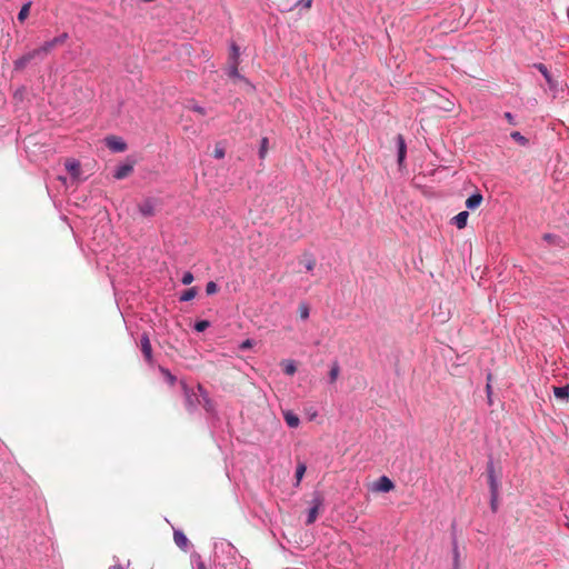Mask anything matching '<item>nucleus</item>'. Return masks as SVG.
I'll use <instances>...</instances> for the list:
<instances>
[{
	"instance_id": "1",
	"label": "nucleus",
	"mask_w": 569,
	"mask_h": 569,
	"mask_svg": "<svg viewBox=\"0 0 569 569\" xmlns=\"http://www.w3.org/2000/svg\"><path fill=\"white\" fill-rule=\"evenodd\" d=\"M216 556L219 557V553L226 555L229 559L228 563H223V567H228L229 565L236 563L239 568L247 569L249 560L239 553L237 548L230 543L229 541H220L214 545Z\"/></svg>"
},
{
	"instance_id": "2",
	"label": "nucleus",
	"mask_w": 569,
	"mask_h": 569,
	"mask_svg": "<svg viewBox=\"0 0 569 569\" xmlns=\"http://www.w3.org/2000/svg\"><path fill=\"white\" fill-rule=\"evenodd\" d=\"M69 39V34L63 32L53 39L43 42L39 48H36L34 51L40 59H43L51 50H53L57 46L63 44Z\"/></svg>"
},
{
	"instance_id": "3",
	"label": "nucleus",
	"mask_w": 569,
	"mask_h": 569,
	"mask_svg": "<svg viewBox=\"0 0 569 569\" xmlns=\"http://www.w3.org/2000/svg\"><path fill=\"white\" fill-rule=\"evenodd\" d=\"M182 390L184 395L186 408L190 413H193L201 405L200 392L194 391V389L188 387L184 382H182Z\"/></svg>"
},
{
	"instance_id": "4",
	"label": "nucleus",
	"mask_w": 569,
	"mask_h": 569,
	"mask_svg": "<svg viewBox=\"0 0 569 569\" xmlns=\"http://www.w3.org/2000/svg\"><path fill=\"white\" fill-rule=\"evenodd\" d=\"M310 505L311 506H310V508L308 510V516H307V519H306V525L307 526L312 525L317 520L319 510L323 506V498H322V496L319 492H316L313 495L311 501H310Z\"/></svg>"
},
{
	"instance_id": "5",
	"label": "nucleus",
	"mask_w": 569,
	"mask_h": 569,
	"mask_svg": "<svg viewBox=\"0 0 569 569\" xmlns=\"http://www.w3.org/2000/svg\"><path fill=\"white\" fill-rule=\"evenodd\" d=\"M487 476L490 495H499V480L496 475L495 463L492 458L487 462Z\"/></svg>"
},
{
	"instance_id": "6",
	"label": "nucleus",
	"mask_w": 569,
	"mask_h": 569,
	"mask_svg": "<svg viewBox=\"0 0 569 569\" xmlns=\"http://www.w3.org/2000/svg\"><path fill=\"white\" fill-rule=\"evenodd\" d=\"M197 390L200 392V400L201 405L203 406V409L211 416H217V409L216 403L213 400L209 397L208 391L202 387V385L197 386Z\"/></svg>"
},
{
	"instance_id": "7",
	"label": "nucleus",
	"mask_w": 569,
	"mask_h": 569,
	"mask_svg": "<svg viewBox=\"0 0 569 569\" xmlns=\"http://www.w3.org/2000/svg\"><path fill=\"white\" fill-rule=\"evenodd\" d=\"M140 348L146 361L151 365L153 361L152 347L147 333H143L140 338Z\"/></svg>"
},
{
	"instance_id": "8",
	"label": "nucleus",
	"mask_w": 569,
	"mask_h": 569,
	"mask_svg": "<svg viewBox=\"0 0 569 569\" xmlns=\"http://www.w3.org/2000/svg\"><path fill=\"white\" fill-rule=\"evenodd\" d=\"M106 146L112 152H123L127 149V143L121 138L114 136L106 138Z\"/></svg>"
},
{
	"instance_id": "9",
	"label": "nucleus",
	"mask_w": 569,
	"mask_h": 569,
	"mask_svg": "<svg viewBox=\"0 0 569 569\" xmlns=\"http://www.w3.org/2000/svg\"><path fill=\"white\" fill-rule=\"evenodd\" d=\"M133 162H124L119 164L113 171V178L122 180L133 172Z\"/></svg>"
},
{
	"instance_id": "10",
	"label": "nucleus",
	"mask_w": 569,
	"mask_h": 569,
	"mask_svg": "<svg viewBox=\"0 0 569 569\" xmlns=\"http://www.w3.org/2000/svg\"><path fill=\"white\" fill-rule=\"evenodd\" d=\"M395 488L393 482L387 476H381L375 483L373 490L378 492H389Z\"/></svg>"
},
{
	"instance_id": "11",
	"label": "nucleus",
	"mask_w": 569,
	"mask_h": 569,
	"mask_svg": "<svg viewBox=\"0 0 569 569\" xmlns=\"http://www.w3.org/2000/svg\"><path fill=\"white\" fill-rule=\"evenodd\" d=\"M36 58H39L38 54L36 53L34 49L24 53L23 56H21L20 58H18L16 61H14V69L16 70H22L24 69L33 59Z\"/></svg>"
},
{
	"instance_id": "12",
	"label": "nucleus",
	"mask_w": 569,
	"mask_h": 569,
	"mask_svg": "<svg viewBox=\"0 0 569 569\" xmlns=\"http://www.w3.org/2000/svg\"><path fill=\"white\" fill-rule=\"evenodd\" d=\"M156 201L152 198L143 200L139 206V212L143 217H152L154 214Z\"/></svg>"
},
{
	"instance_id": "13",
	"label": "nucleus",
	"mask_w": 569,
	"mask_h": 569,
	"mask_svg": "<svg viewBox=\"0 0 569 569\" xmlns=\"http://www.w3.org/2000/svg\"><path fill=\"white\" fill-rule=\"evenodd\" d=\"M173 540H174V543L182 550H187L188 547H189V540L187 538V536L181 531V530H178L176 529L173 531Z\"/></svg>"
},
{
	"instance_id": "14",
	"label": "nucleus",
	"mask_w": 569,
	"mask_h": 569,
	"mask_svg": "<svg viewBox=\"0 0 569 569\" xmlns=\"http://www.w3.org/2000/svg\"><path fill=\"white\" fill-rule=\"evenodd\" d=\"M397 148H398V164H399V167H401L405 161L406 152H407L406 142L401 134L397 136Z\"/></svg>"
},
{
	"instance_id": "15",
	"label": "nucleus",
	"mask_w": 569,
	"mask_h": 569,
	"mask_svg": "<svg viewBox=\"0 0 569 569\" xmlns=\"http://www.w3.org/2000/svg\"><path fill=\"white\" fill-rule=\"evenodd\" d=\"M483 200V197L480 192H475L471 196H469L466 200V207L469 210L477 209Z\"/></svg>"
},
{
	"instance_id": "16",
	"label": "nucleus",
	"mask_w": 569,
	"mask_h": 569,
	"mask_svg": "<svg viewBox=\"0 0 569 569\" xmlns=\"http://www.w3.org/2000/svg\"><path fill=\"white\" fill-rule=\"evenodd\" d=\"M452 569H460V551L457 537H452Z\"/></svg>"
},
{
	"instance_id": "17",
	"label": "nucleus",
	"mask_w": 569,
	"mask_h": 569,
	"mask_svg": "<svg viewBox=\"0 0 569 569\" xmlns=\"http://www.w3.org/2000/svg\"><path fill=\"white\" fill-rule=\"evenodd\" d=\"M283 419L290 428H297L300 425L299 417L291 410L283 411Z\"/></svg>"
},
{
	"instance_id": "18",
	"label": "nucleus",
	"mask_w": 569,
	"mask_h": 569,
	"mask_svg": "<svg viewBox=\"0 0 569 569\" xmlns=\"http://www.w3.org/2000/svg\"><path fill=\"white\" fill-rule=\"evenodd\" d=\"M468 217V211H461L458 214H456L451 221L458 229H463L467 226Z\"/></svg>"
},
{
	"instance_id": "19",
	"label": "nucleus",
	"mask_w": 569,
	"mask_h": 569,
	"mask_svg": "<svg viewBox=\"0 0 569 569\" xmlns=\"http://www.w3.org/2000/svg\"><path fill=\"white\" fill-rule=\"evenodd\" d=\"M66 168L69 171V173L72 176V178H78L80 176L81 169L80 163L77 160H68L66 162Z\"/></svg>"
},
{
	"instance_id": "20",
	"label": "nucleus",
	"mask_w": 569,
	"mask_h": 569,
	"mask_svg": "<svg viewBox=\"0 0 569 569\" xmlns=\"http://www.w3.org/2000/svg\"><path fill=\"white\" fill-rule=\"evenodd\" d=\"M553 395L556 398L568 401L569 399V386L555 387Z\"/></svg>"
},
{
	"instance_id": "21",
	"label": "nucleus",
	"mask_w": 569,
	"mask_h": 569,
	"mask_svg": "<svg viewBox=\"0 0 569 569\" xmlns=\"http://www.w3.org/2000/svg\"><path fill=\"white\" fill-rule=\"evenodd\" d=\"M238 64L239 63L230 62L229 68H228V72H227L228 76L230 78H236V79H240V80L247 81L246 78L239 73Z\"/></svg>"
},
{
	"instance_id": "22",
	"label": "nucleus",
	"mask_w": 569,
	"mask_h": 569,
	"mask_svg": "<svg viewBox=\"0 0 569 569\" xmlns=\"http://www.w3.org/2000/svg\"><path fill=\"white\" fill-rule=\"evenodd\" d=\"M192 569H207L201 556L197 552L191 555Z\"/></svg>"
},
{
	"instance_id": "23",
	"label": "nucleus",
	"mask_w": 569,
	"mask_h": 569,
	"mask_svg": "<svg viewBox=\"0 0 569 569\" xmlns=\"http://www.w3.org/2000/svg\"><path fill=\"white\" fill-rule=\"evenodd\" d=\"M31 6L32 1H28L21 7L17 17L20 22H23L28 18Z\"/></svg>"
},
{
	"instance_id": "24",
	"label": "nucleus",
	"mask_w": 569,
	"mask_h": 569,
	"mask_svg": "<svg viewBox=\"0 0 569 569\" xmlns=\"http://www.w3.org/2000/svg\"><path fill=\"white\" fill-rule=\"evenodd\" d=\"M339 373H340V366L337 361H335L329 371V382L335 383L339 377Z\"/></svg>"
},
{
	"instance_id": "25",
	"label": "nucleus",
	"mask_w": 569,
	"mask_h": 569,
	"mask_svg": "<svg viewBox=\"0 0 569 569\" xmlns=\"http://www.w3.org/2000/svg\"><path fill=\"white\" fill-rule=\"evenodd\" d=\"M283 372L288 376H293L297 371V366L293 360L283 361Z\"/></svg>"
},
{
	"instance_id": "26",
	"label": "nucleus",
	"mask_w": 569,
	"mask_h": 569,
	"mask_svg": "<svg viewBox=\"0 0 569 569\" xmlns=\"http://www.w3.org/2000/svg\"><path fill=\"white\" fill-rule=\"evenodd\" d=\"M510 137L512 140H515L520 146H527L529 143V140L522 136L519 131H512L510 133Z\"/></svg>"
},
{
	"instance_id": "27",
	"label": "nucleus",
	"mask_w": 569,
	"mask_h": 569,
	"mask_svg": "<svg viewBox=\"0 0 569 569\" xmlns=\"http://www.w3.org/2000/svg\"><path fill=\"white\" fill-rule=\"evenodd\" d=\"M197 295V290L196 288H190L188 290H186L184 292H182V295L180 296V301L182 302H188V301H191Z\"/></svg>"
},
{
	"instance_id": "28",
	"label": "nucleus",
	"mask_w": 569,
	"mask_h": 569,
	"mask_svg": "<svg viewBox=\"0 0 569 569\" xmlns=\"http://www.w3.org/2000/svg\"><path fill=\"white\" fill-rule=\"evenodd\" d=\"M301 6L302 8L309 9L312 6V0H298L293 6L281 9V11H291L295 7Z\"/></svg>"
},
{
	"instance_id": "29",
	"label": "nucleus",
	"mask_w": 569,
	"mask_h": 569,
	"mask_svg": "<svg viewBox=\"0 0 569 569\" xmlns=\"http://www.w3.org/2000/svg\"><path fill=\"white\" fill-rule=\"evenodd\" d=\"M230 62L239 63L240 50L236 43L230 47Z\"/></svg>"
},
{
	"instance_id": "30",
	"label": "nucleus",
	"mask_w": 569,
	"mask_h": 569,
	"mask_svg": "<svg viewBox=\"0 0 569 569\" xmlns=\"http://www.w3.org/2000/svg\"><path fill=\"white\" fill-rule=\"evenodd\" d=\"M268 144H269L268 138L263 137L260 141V148H259V158L260 159H263L266 157L267 151H268Z\"/></svg>"
},
{
	"instance_id": "31",
	"label": "nucleus",
	"mask_w": 569,
	"mask_h": 569,
	"mask_svg": "<svg viewBox=\"0 0 569 569\" xmlns=\"http://www.w3.org/2000/svg\"><path fill=\"white\" fill-rule=\"evenodd\" d=\"M310 315L309 306L305 302L300 303L299 306V316L302 320H307Z\"/></svg>"
},
{
	"instance_id": "32",
	"label": "nucleus",
	"mask_w": 569,
	"mask_h": 569,
	"mask_svg": "<svg viewBox=\"0 0 569 569\" xmlns=\"http://www.w3.org/2000/svg\"><path fill=\"white\" fill-rule=\"evenodd\" d=\"M161 373L164 376L166 380L173 386L177 381L176 376H173L168 369L160 368Z\"/></svg>"
},
{
	"instance_id": "33",
	"label": "nucleus",
	"mask_w": 569,
	"mask_h": 569,
	"mask_svg": "<svg viewBox=\"0 0 569 569\" xmlns=\"http://www.w3.org/2000/svg\"><path fill=\"white\" fill-rule=\"evenodd\" d=\"M210 322L208 320H200L194 323V330L198 332L204 331L207 328H209Z\"/></svg>"
},
{
	"instance_id": "34",
	"label": "nucleus",
	"mask_w": 569,
	"mask_h": 569,
	"mask_svg": "<svg viewBox=\"0 0 569 569\" xmlns=\"http://www.w3.org/2000/svg\"><path fill=\"white\" fill-rule=\"evenodd\" d=\"M306 465L305 463H299L297 466V469H296V478H297V482L299 483L301 481V479L303 478V475L306 472Z\"/></svg>"
},
{
	"instance_id": "35",
	"label": "nucleus",
	"mask_w": 569,
	"mask_h": 569,
	"mask_svg": "<svg viewBox=\"0 0 569 569\" xmlns=\"http://www.w3.org/2000/svg\"><path fill=\"white\" fill-rule=\"evenodd\" d=\"M536 68L541 72V74L543 76V78L550 82L551 80V76L547 69V67L543 64V63H538L536 64Z\"/></svg>"
},
{
	"instance_id": "36",
	"label": "nucleus",
	"mask_w": 569,
	"mask_h": 569,
	"mask_svg": "<svg viewBox=\"0 0 569 569\" xmlns=\"http://www.w3.org/2000/svg\"><path fill=\"white\" fill-rule=\"evenodd\" d=\"M218 284L213 281H209L206 286V293L208 296L214 295L218 292Z\"/></svg>"
},
{
	"instance_id": "37",
	"label": "nucleus",
	"mask_w": 569,
	"mask_h": 569,
	"mask_svg": "<svg viewBox=\"0 0 569 569\" xmlns=\"http://www.w3.org/2000/svg\"><path fill=\"white\" fill-rule=\"evenodd\" d=\"M487 380L488 381H487V385H486V393H487L488 402H489V405H491V402H492V400H491L492 387H491V383H490L491 373H488Z\"/></svg>"
},
{
	"instance_id": "38",
	"label": "nucleus",
	"mask_w": 569,
	"mask_h": 569,
	"mask_svg": "<svg viewBox=\"0 0 569 569\" xmlns=\"http://www.w3.org/2000/svg\"><path fill=\"white\" fill-rule=\"evenodd\" d=\"M498 499H499V495H490V509L492 512H497L498 511Z\"/></svg>"
},
{
	"instance_id": "39",
	"label": "nucleus",
	"mask_w": 569,
	"mask_h": 569,
	"mask_svg": "<svg viewBox=\"0 0 569 569\" xmlns=\"http://www.w3.org/2000/svg\"><path fill=\"white\" fill-rule=\"evenodd\" d=\"M315 266H316V259L313 258L312 254H309L307 260H306V262H305L306 270L307 271H312Z\"/></svg>"
},
{
	"instance_id": "40",
	"label": "nucleus",
	"mask_w": 569,
	"mask_h": 569,
	"mask_svg": "<svg viewBox=\"0 0 569 569\" xmlns=\"http://www.w3.org/2000/svg\"><path fill=\"white\" fill-rule=\"evenodd\" d=\"M193 274L190 271L183 273L181 282L183 284H190L193 281Z\"/></svg>"
},
{
	"instance_id": "41",
	"label": "nucleus",
	"mask_w": 569,
	"mask_h": 569,
	"mask_svg": "<svg viewBox=\"0 0 569 569\" xmlns=\"http://www.w3.org/2000/svg\"><path fill=\"white\" fill-rule=\"evenodd\" d=\"M254 345L252 339H246L239 345L240 350L249 349Z\"/></svg>"
},
{
	"instance_id": "42",
	"label": "nucleus",
	"mask_w": 569,
	"mask_h": 569,
	"mask_svg": "<svg viewBox=\"0 0 569 569\" xmlns=\"http://www.w3.org/2000/svg\"><path fill=\"white\" fill-rule=\"evenodd\" d=\"M505 119H506V120H507L511 126H517L516 117H515L511 112H509V111L505 112Z\"/></svg>"
},
{
	"instance_id": "43",
	"label": "nucleus",
	"mask_w": 569,
	"mask_h": 569,
	"mask_svg": "<svg viewBox=\"0 0 569 569\" xmlns=\"http://www.w3.org/2000/svg\"><path fill=\"white\" fill-rule=\"evenodd\" d=\"M190 109H191L192 111H194V112H198V113L202 114V116H204V114H206V109H204L203 107L199 106V104H192V106L190 107Z\"/></svg>"
},
{
	"instance_id": "44",
	"label": "nucleus",
	"mask_w": 569,
	"mask_h": 569,
	"mask_svg": "<svg viewBox=\"0 0 569 569\" xmlns=\"http://www.w3.org/2000/svg\"><path fill=\"white\" fill-rule=\"evenodd\" d=\"M213 156L216 159H222L224 157V150L222 148H216Z\"/></svg>"
},
{
	"instance_id": "45",
	"label": "nucleus",
	"mask_w": 569,
	"mask_h": 569,
	"mask_svg": "<svg viewBox=\"0 0 569 569\" xmlns=\"http://www.w3.org/2000/svg\"><path fill=\"white\" fill-rule=\"evenodd\" d=\"M453 108H455V103L452 101L448 100L446 106L442 107V110L450 112L453 110Z\"/></svg>"
},
{
	"instance_id": "46",
	"label": "nucleus",
	"mask_w": 569,
	"mask_h": 569,
	"mask_svg": "<svg viewBox=\"0 0 569 569\" xmlns=\"http://www.w3.org/2000/svg\"><path fill=\"white\" fill-rule=\"evenodd\" d=\"M109 569H124L122 565H113Z\"/></svg>"
},
{
	"instance_id": "47",
	"label": "nucleus",
	"mask_w": 569,
	"mask_h": 569,
	"mask_svg": "<svg viewBox=\"0 0 569 569\" xmlns=\"http://www.w3.org/2000/svg\"><path fill=\"white\" fill-rule=\"evenodd\" d=\"M552 237H553L552 234L547 233V234L545 236V239H546V240H551V238H552Z\"/></svg>"
}]
</instances>
